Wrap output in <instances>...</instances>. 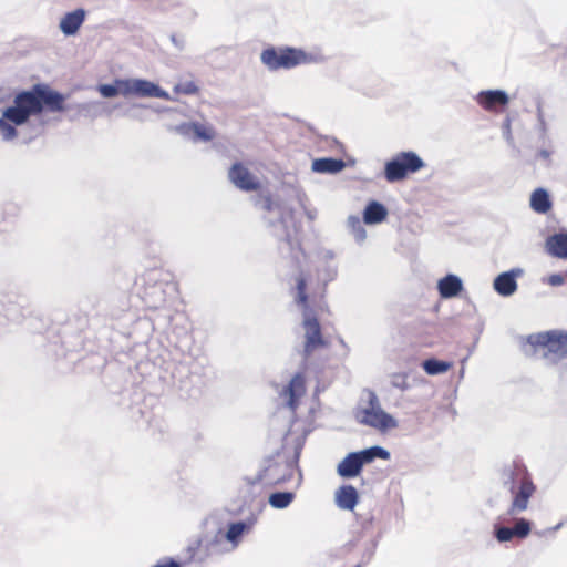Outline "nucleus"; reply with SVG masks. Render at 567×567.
<instances>
[{"mask_svg":"<svg viewBox=\"0 0 567 567\" xmlns=\"http://www.w3.org/2000/svg\"><path fill=\"white\" fill-rule=\"evenodd\" d=\"M245 529L246 525L241 522L231 524L227 530V539L230 542L237 540L243 535Z\"/></svg>","mask_w":567,"mask_h":567,"instance_id":"obj_28","label":"nucleus"},{"mask_svg":"<svg viewBox=\"0 0 567 567\" xmlns=\"http://www.w3.org/2000/svg\"><path fill=\"white\" fill-rule=\"evenodd\" d=\"M532 529V524L525 518L516 520L513 527L495 526V537L499 543L511 542L513 538L524 539Z\"/></svg>","mask_w":567,"mask_h":567,"instance_id":"obj_12","label":"nucleus"},{"mask_svg":"<svg viewBox=\"0 0 567 567\" xmlns=\"http://www.w3.org/2000/svg\"><path fill=\"white\" fill-rule=\"evenodd\" d=\"M475 100L482 109L493 113L503 112L509 103L508 95L501 90L481 91Z\"/></svg>","mask_w":567,"mask_h":567,"instance_id":"obj_11","label":"nucleus"},{"mask_svg":"<svg viewBox=\"0 0 567 567\" xmlns=\"http://www.w3.org/2000/svg\"><path fill=\"white\" fill-rule=\"evenodd\" d=\"M84 19L85 11L83 9H76L72 12H68L60 21V29L65 35H73L79 31Z\"/></svg>","mask_w":567,"mask_h":567,"instance_id":"obj_15","label":"nucleus"},{"mask_svg":"<svg viewBox=\"0 0 567 567\" xmlns=\"http://www.w3.org/2000/svg\"><path fill=\"white\" fill-rule=\"evenodd\" d=\"M124 85V96L168 99V94L164 90L147 80L127 79Z\"/></svg>","mask_w":567,"mask_h":567,"instance_id":"obj_9","label":"nucleus"},{"mask_svg":"<svg viewBox=\"0 0 567 567\" xmlns=\"http://www.w3.org/2000/svg\"><path fill=\"white\" fill-rule=\"evenodd\" d=\"M291 477V475L289 476H282L281 478H278L274 482V484H280V483H284L286 481H288L289 478Z\"/></svg>","mask_w":567,"mask_h":567,"instance_id":"obj_33","label":"nucleus"},{"mask_svg":"<svg viewBox=\"0 0 567 567\" xmlns=\"http://www.w3.org/2000/svg\"><path fill=\"white\" fill-rule=\"evenodd\" d=\"M369 408L362 409L357 419L361 424L385 431L396 427V421L380 406L375 395H372L369 401Z\"/></svg>","mask_w":567,"mask_h":567,"instance_id":"obj_8","label":"nucleus"},{"mask_svg":"<svg viewBox=\"0 0 567 567\" xmlns=\"http://www.w3.org/2000/svg\"><path fill=\"white\" fill-rule=\"evenodd\" d=\"M306 393V381L301 374H296L285 388L282 395L287 396L288 406L295 412L299 405V400Z\"/></svg>","mask_w":567,"mask_h":567,"instance_id":"obj_14","label":"nucleus"},{"mask_svg":"<svg viewBox=\"0 0 567 567\" xmlns=\"http://www.w3.org/2000/svg\"><path fill=\"white\" fill-rule=\"evenodd\" d=\"M386 216V208L382 204L374 200L368 204L363 213V219L365 224H379L383 221Z\"/></svg>","mask_w":567,"mask_h":567,"instance_id":"obj_20","label":"nucleus"},{"mask_svg":"<svg viewBox=\"0 0 567 567\" xmlns=\"http://www.w3.org/2000/svg\"><path fill=\"white\" fill-rule=\"evenodd\" d=\"M389 452L380 446L353 452L348 454L338 465V474L342 477H354L360 474L364 464L372 462L375 457L388 460Z\"/></svg>","mask_w":567,"mask_h":567,"instance_id":"obj_7","label":"nucleus"},{"mask_svg":"<svg viewBox=\"0 0 567 567\" xmlns=\"http://www.w3.org/2000/svg\"><path fill=\"white\" fill-rule=\"evenodd\" d=\"M350 220H351L352 224L360 225V220L358 218H355V217H352Z\"/></svg>","mask_w":567,"mask_h":567,"instance_id":"obj_35","label":"nucleus"},{"mask_svg":"<svg viewBox=\"0 0 567 567\" xmlns=\"http://www.w3.org/2000/svg\"><path fill=\"white\" fill-rule=\"evenodd\" d=\"M494 289L501 296H511L517 290V282L513 272H503L494 280Z\"/></svg>","mask_w":567,"mask_h":567,"instance_id":"obj_19","label":"nucleus"},{"mask_svg":"<svg viewBox=\"0 0 567 567\" xmlns=\"http://www.w3.org/2000/svg\"><path fill=\"white\" fill-rule=\"evenodd\" d=\"M424 166V161L415 152H400L385 163L384 177L389 183L400 182Z\"/></svg>","mask_w":567,"mask_h":567,"instance_id":"obj_5","label":"nucleus"},{"mask_svg":"<svg viewBox=\"0 0 567 567\" xmlns=\"http://www.w3.org/2000/svg\"><path fill=\"white\" fill-rule=\"evenodd\" d=\"M176 131L186 136L190 137L193 141H212L216 133L212 126H206L198 122L193 123H182L176 127Z\"/></svg>","mask_w":567,"mask_h":567,"instance_id":"obj_13","label":"nucleus"},{"mask_svg":"<svg viewBox=\"0 0 567 567\" xmlns=\"http://www.w3.org/2000/svg\"><path fill=\"white\" fill-rule=\"evenodd\" d=\"M358 492L352 485H342L336 492V503L342 509H353L358 504Z\"/></svg>","mask_w":567,"mask_h":567,"instance_id":"obj_18","label":"nucleus"},{"mask_svg":"<svg viewBox=\"0 0 567 567\" xmlns=\"http://www.w3.org/2000/svg\"><path fill=\"white\" fill-rule=\"evenodd\" d=\"M437 289L442 298L456 297L463 289L462 280L455 275H447L439 280Z\"/></svg>","mask_w":567,"mask_h":567,"instance_id":"obj_17","label":"nucleus"},{"mask_svg":"<svg viewBox=\"0 0 567 567\" xmlns=\"http://www.w3.org/2000/svg\"><path fill=\"white\" fill-rule=\"evenodd\" d=\"M296 303L302 311V327L305 329L303 351L310 355L319 348L328 347L329 342L323 338L318 317L329 312L326 301V285L308 291L307 280L303 276L297 278Z\"/></svg>","mask_w":567,"mask_h":567,"instance_id":"obj_2","label":"nucleus"},{"mask_svg":"<svg viewBox=\"0 0 567 567\" xmlns=\"http://www.w3.org/2000/svg\"><path fill=\"white\" fill-rule=\"evenodd\" d=\"M65 97L47 84H35L31 90L18 93L13 105L3 111L0 118V133L7 141L13 140L18 132L13 125L25 124L32 115H39L43 111L63 112Z\"/></svg>","mask_w":567,"mask_h":567,"instance_id":"obj_1","label":"nucleus"},{"mask_svg":"<svg viewBox=\"0 0 567 567\" xmlns=\"http://www.w3.org/2000/svg\"><path fill=\"white\" fill-rule=\"evenodd\" d=\"M518 485L511 487L513 495L512 504L508 508V515H516L527 509L529 498L535 494L536 486L533 483L530 474L523 465H516L514 471Z\"/></svg>","mask_w":567,"mask_h":567,"instance_id":"obj_6","label":"nucleus"},{"mask_svg":"<svg viewBox=\"0 0 567 567\" xmlns=\"http://www.w3.org/2000/svg\"><path fill=\"white\" fill-rule=\"evenodd\" d=\"M125 80H116L114 84L100 85L99 92L104 97H114L116 95H124Z\"/></svg>","mask_w":567,"mask_h":567,"instance_id":"obj_25","label":"nucleus"},{"mask_svg":"<svg viewBox=\"0 0 567 567\" xmlns=\"http://www.w3.org/2000/svg\"><path fill=\"white\" fill-rule=\"evenodd\" d=\"M424 371L430 375H435L446 372L451 368V363L440 361L436 359H429L423 362Z\"/></svg>","mask_w":567,"mask_h":567,"instance_id":"obj_24","label":"nucleus"},{"mask_svg":"<svg viewBox=\"0 0 567 567\" xmlns=\"http://www.w3.org/2000/svg\"><path fill=\"white\" fill-rule=\"evenodd\" d=\"M158 271L157 270H150L146 274L142 276V280L144 285H151L153 288L157 289L161 295L164 293L163 286L158 282Z\"/></svg>","mask_w":567,"mask_h":567,"instance_id":"obj_27","label":"nucleus"},{"mask_svg":"<svg viewBox=\"0 0 567 567\" xmlns=\"http://www.w3.org/2000/svg\"><path fill=\"white\" fill-rule=\"evenodd\" d=\"M344 167L342 159L330 157L318 158L312 163V169L318 173H338Z\"/></svg>","mask_w":567,"mask_h":567,"instance_id":"obj_22","label":"nucleus"},{"mask_svg":"<svg viewBox=\"0 0 567 567\" xmlns=\"http://www.w3.org/2000/svg\"><path fill=\"white\" fill-rule=\"evenodd\" d=\"M142 298L147 302V292L146 291L144 292Z\"/></svg>","mask_w":567,"mask_h":567,"instance_id":"obj_36","label":"nucleus"},{"mask_svg":"<svg viewBox=\"0 0 567 567\" xmlns=\"http://www.w3.org/2000/svg\"><path fill=\"white\" fill-rule=\"evenodd\" d=\"M152 567H182V566L179 563L175 561L174 559L167 558V559H164V560L157 563L156 565H154Z\"/></svg>","mask_w":567,"mask_h":567,"instance_id":"obj_32","label":"nucleus"},{"mask_svg":"<svg viewBox=\"0 0 567 567\" xmlns=\"http://www.w3.org/2000/svg\"><path fill=\"white\" fill-rule=\"evenodd\" d=\"M532 208L539 214H546L551 208V202L548 193L543 188H537L530 196Z\"/></svg>","mask_w":567,"mask_h":567,"instance_id":"obj_21","label":"nucleus"},{"mask_svg":"<svg viewBox=\"0 0 567 567\" xmlns=\"http://www.w3.org/2000/svg\"><path fill=\"white\" fill-rule=\"evenodd\" d=\"M393 385L401 389V390H405L409 388V384H408V381H406V374H395L393 377V381H392Z\"/></svg>","mask_w":567,"mask_h":567,"instance_id":"obj_29","label":"nucleus"},{"mask_svg":"<svg viewBox=\"0 0 567 567\" xmlns=\"http://www.w3.org/2000/svg\"><path fill=\"white\" fill-rule=\"evenodd\" d=\"M261 62L271 71L280 69H292L298 65L309 64L316 61L313 54L302 49L282 47H270L265 49L260 55Z\"/></svg>","mask_w":567,"mask_h":567,"instance_id":"obj_4","label":"nucleus"},{"mask_svg":"<svg viewBox=\"0 0 567 567\" xmlns=\"http://www.w3.org/2000/svg\"><path fill=\"white\" fill-rule=\"evenodd\" d=\"M565 282V277L560 274H553L547 278V284L550 286H560Z\"/></svg>","mask_w":567,"mask_h":567,"instance_id":"obj_31","label":"nucleus"},{"mask_svg":"<svg viewBox=\"0 0 567 567\" xmlns=\"http://www.w3.org/2000/svg\"><path fill=\"white\" fill-rule=\"evenodd\" d=\"M354 567H362V566H361V565H357V566H354Z\"/></svg>","mask_w":567,"mask_h":567,"instance_id":"obj_37","label":"nucleus"},{"mask_svg":"<svg viewBox=\"0 0 567 567\" xmlns=\"http://www.w3.org/2000/svg\"><path fill=\"white\" fill-rule=\"evenodd\" d=\"M539 155L544 158H548L549 157V153L547 151H540Z\"/></svg>","mask_w":567,"mask_h":567,"instance_id":"obj_34","label":"nucleus"},{"mask_svg":"<svg viewBox=\"0 0 567 567\" xmlns=\"http://www.w3.org/2000/svg\"><path fill=\"white\" fill-rule=\"evenodd\" d=\"M174 92L177 94H184V95H195L199 92V89L195 82L188 81V82L176 84L174 87Z\"/></svg>","mask_w":567,"mask_h":567,"instance_id":"obj_26","label":"nucleus"},{"mask_svg":"<svg viewBox=\"0 0 567 567\" xmlns=\"http://www.w3.org/2000/svg\"><path fill=\"white\" fill-rule=\"evenodd\" d=\"M261 199H262V208L266 212H272L276 207H278V205L272 199L271 195H265L261 197Z\"/></svg>","mask_w":567,"mask_h":567,"instance_id":"obj_30","label":"nucleus"},{"mask_svg":"<svg viewBox=\"0 0 567 567\" xmlns=\"http://www.w3.org/2000/svg\"><path fill=\"white\" fill-rule=\"evenodd\" d=\"M228 178L237 188L245 192H255L260 188L259 179L240 162L231 165Z\"/></svg>","mask_w":567,"mask_h":567,"instance_id":"obj_10","label":"nucleus"},{"mask_svg":"<svg viewBox=\"0 0 567 567\" xmlns=\"http://www.w3.org/2000/svg\"><path fill=\"white\" fill-rule=\"evenodd\" d=\"M527 342L535 354H540L551 364L567 359V331L560 329L548 330L528 336Z\"/></svg>","mask_w":567,"mask_h":567,"instance_id":"obj_3","label":"nucleus"},{"mask_svg":"<svg viewBox=\"0 0 567 567\" xmlns=\"http://www.w3.org/2000/svg\"><path fill=\"white\" fill-rule=\"evenodd\" d=\"M295 499V494L291 492H277L269 496V504L274 508H286Z\"/></svg>","mask_w":567,"mask_h":567,"instance_id":"obj_23","label":"nucleus"},{"mask_svg":"<svg viewBox=\"0 0 567 567\" xmlns=\"http://www.w3.org/2000/svg\"><path fill=\"white\" fill-rule=\"evenodd\" d=\"M545 248L550 256L567 259V234L559 233L549 236L545 241Z\"/></svg>","mask_w":567,"mask_h":567,"instance_id":"obj_16","label":"nucleus"}]
</instances>
